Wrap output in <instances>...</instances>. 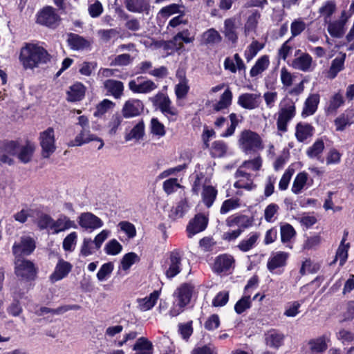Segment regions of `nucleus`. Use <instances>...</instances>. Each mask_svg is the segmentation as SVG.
<instances>
[{"mask_svg": "<svg viewBox=\"0 0 354 354\" xmlns=\"http://www.w3.org/2000/svg\"><path fill=\"white\" fill-rule=\"evenodd\" d=\"M226 225L230 227H238V229H241L242 232L252 224V219L246 215L234 214L229 216L226 221Z\"/></svg>", "mask_w": 354, "mask_h": 354, "instance_id": "obj_23", "label": "nucleus"}, {"mask_svg": "<svg viewBox=\"0 0 354 354\" xmlns=\"http://www.w3.org/2000/svg\"><path fill=\"white\" fill-rule=\"evenodd\" d=\"M259 17L260 14L257 10L253 11L252 14L248 17V19L245 24V32L246 35L249 34L250 32L254 31Z\"/></svg>", "mask_w": 354, "mask_h": 354, "instance_id": "obj_58", "label": "nucleus"}, {"mask_svg": "<svg viewBox=\"0 0 354 354\" xmlns=\"http://www.w3.org/2000/svg\"><path fill=\"white\" fill-rule=\"evenodd\" d=\"M183 254L175 250L169 252L168 258L163 265V270L168 279L177 276L183 269Z\"/></svg>", "mask_w": 354, "mask_h": 354, "instance_id": "obj_5", "label": "nucleus"}, {"mask_svg": "<svg viewBox=\"0 0 354 354\" xmlns=\"http://www.w3.org/2000/svg\"><path fill=\"white\" fill-rule=\"evenodd\" d=\"M224 68L232 73L237 71H241L245 70V65L238 53L234 55L232 58L227 57L224 61Z\"/></svg>", "mask_w": 354, "mask_h": 354, "instance_id": "obj_29", "label": "nucleus"}, {"mask_svg": "<svg viewBox=\"0 0 354 354\" xmlns=\"http://www.w3.org/2000/svg\"><path fill=\"white\" fill-rule=\"evenodd\" d=\"M189 90L188 80L183 78L175 86L176 97L178 99H184L188 93Z\"/></svg>", "mask_w": 354, "mask_h": 354, "instance_id": "obj_61", "label": "nucleus"}, {"mask_svg": "<svg viewBox=\"0 0 354 354\" xmlns=\"http://www.w3.org/2000/svg\"><path fill=\"white\" fill-rule=\"evenodd\" d=\"M194 294V286L191 283H185L178 287L173 294L176 304L170 310L169 315L176 317L181 313L184 308L189 304Z\"/></svg>", "mask_w": 354, "mask_h": 354, "instance_id": "obj_2", "label": "nucleus"}, {"mask_svg": "<svg viewBox=\"0 0 354 354\" xmlns=\"http://www.w3.org/2000/svg\"><path fill=\"white\" fill-rule=\"evenodd\" d=\"M265 340L268 346L279 348L283 343L284 335L283 333L272 329L266 334Z\"/></svg>", "mask_w": 354, "mask_h": 354, "instance_id": "obj_33", "label": "nucleus"}, {"mask_svg": "<svg viewBox=\"0 0 354 354\" xmlns=\"http://www.w3.org/2000/svg\"><path fill=\"white\" fill-rule=\"evenodd\" d=\"M232 100V93L227 88L220 97L219 101L214 104V110L219 111L223 109H227L230 106Z\"/></svg>", "mask_w": 354, "mask_h": 354, "instance_id": "obj_46", "label": "nucleus"}, {"mask_svg": "<svg viewBox=\"0 0 354 354\" xmlns=\"http://www.w3.org/2000/svg\"><path fill=\"white\" fill-rule=\"evenodd\" d=\"M280 230L281 242L286 243V246L291 248L292 247L290 245V242L296 234L294 227L291 225L286 223L281 225Z\"/></svg>", "mask_w": 354, "mask_h": 354, "instance_id": "obj_45", "label": "nucleus"}, {"mask_svg": "<svg viewBox=\"0 0 354 354\" xmlns=\"http://www.w3.org/2000/svg\"><path fill=\"white\" fill-rule=\"evenodd\" d=\"M153 346L151 342H149L145 337L139 338L135 345L133 346V350L138 351V352L149 351L152 352Z\"/></svg>", "mask_w": 354, "mask_h": 354, "instance_id": "obj_64", "label": "nucleus"}, {"mask_svg": "<svg viewBox=\"0 0 354 354\" xmlns=\"http://www.w3.org/2000/svg\"><path fill=\"white\" fill-rule=\"evenodd\" d=\"M324 149V143L323 140H317L307 149L306 154L309 158H316L323 162L324 159L321 158V154L322 153Z\"/></svg>", "mask_w": 354, "mask_h": 354, "instance_id": "obj_40", "label": "nucleus"}, {"mask_svg": "<svg viewBox=\"0 0 354 354\" xmlns=\"http://www.w3.org/2000/svg\"><path fill=\"white\" fill-rule=\"evenodd\" d=\"M39 143L41 147V156L44 158H49L55 151V132L52 127L40 133Z\"/></svg>", "mask_w": 354, "mask_h": 354, "instance_id": "obj_7", "label": "nucleus"}, {"mask_svg": "<svg viewBox=\"0 0 354 354\" xmlns=\"http://www.w3.org/2000/svg\"><path fill=\"white\" fill-rule=\"evenodd\" d=\"M202 39L205 44L214 45L222 40L220 33L214 28H209L203 33Z\"/></svg>", "mask_w": 354, "mask_h": 354, "instance_id": "obj_44", "label": "nucleus"}, {"mask_svg": "<svg viewBox=\"0 0 354 354\" xmlns=\"http://www.w3.org/2000/svg\"><path fill=\"white\" fill-rule=\"evenodd\" d=\"M153 104L158 106L161 112L170 120H175L178 115L177 109L171 105L169 97L162 93H158L153 98Z\"/></svg>", "mask_w": 354, "mask_h": 354, "instance_id": "obj_8", "label": "nucleus"}, {"mask_svg": "<svg viewBox=\"0 0 354 354\" xmlns=\"http://www.w3.org/2000/svg\"><path fill=\"white\" fill-rule=\"evenodd\" d=\"M194 38L191 36L188 30H184L176 34L168 43L169 46L176 51L184 48L183 43L189 44L193 42Z\"/></svg>", "mask_w": 354, "mask_h": 354, "instance_id": "obj_19", "label": "nucleus"}, {"mask_svg": "<svg viewBox=\"0 0 354 354\" xmlns=\"http://www.w3.org/2000/svg\"><path fill=\"white\" fill-rule=\"evenodd\" d=\"M145 135V124L143 120H139L133 129L126 134L125 140L130 141L132 140H139L142 139Z\"/></svg>", "mask_w": 354, "mask_h": 354, "instance_id": "obj_39", "label": "nucleus"}, {"mask_svg": "<svg viewBox=\"0 0 354 354\" xmlns=\"http://www.w3.org/2000/svg\"><path fill=\"white\" fill-rule=\"evenodd\" d=\"M279 210L277 204L270 203L264 210V218L268 223H274L277 219V216Z\"/></svg>", "mask_w": 354, "mask_h": 354, "instance_id": "obj_53", "label": "nucleus"}, {"mask_svg": "<svg viewBox=\"0 0 354 354\" xmlns=\"http://www.w3.org/2000/svg\"><path fill=\"white\" fill-rule=\"evenodd\" d=\"M336 10V4L334 1H327L319 8V12L324 18L326 22L330 20L331 15Z\"/></svg>", "mask_w": 354, "mask_h": 354, "instance_id": "obj_48", "label": "nucleus"}, {"mask_svg": "<svg viewBox=\"0 0 354 354\" xmlns=\"http://www.w3.org/2000/svg\"><path fill=\"white\" fill-rule=\"evenodd\" d=\"M260 94L257 93H243L239 95L237 104L246 109H254L259 106Z\"/></svg>", "mask_w": 354, "mask_h": 354, "instance_id": "obj_21", "label": "nucleus"}, {"mask_svg": "<svg viewBox=\"0 0 354 354\" xmlns=\"http://www.w3.org/2000/svg\"><path fill=\"white\" fill-rule=\"evenodd\" d=\"M160 292L157 290L151 292L149 296L137 299L138 308L141 311H147L151 309L159 298Z\"/></svg>", "mask_w": 354, "mask_h": 354, "instance_id": "obj_32", "label": "nucleus"}, {"mask_svg": "<svg viewBox=\"0 0 354 354\" xmlns=\"http://www.w3.org/2000/svg\"><path fill=\"white\" fill-rule=\"evenodd\" d=\"M113 270V263L108 262L104 263L97 273V278L100 281L106 280Z\"/></svg>", "mask_w": 354, "mask_h": 354, "instance_id": "obj_60", "label": "nucleus"}, {"mask_svg": "<svg viewBox=\"0 0 354 354\" xmlns=\"http://www.w3.org/2000/svg\"><path fill=\"white\" fill-rule=\"evenodd\" d=\"M104 88L115 98L118 99L122 95L124 91L123 83L115 80H108L104 83Z\"/></svg>", "mask_w": 354, "mask_h": 354, "instance_id": "obj_36", "label": "nucleus"}, {"mask_svg": "<svg viewBox=\"0 0 354 354\" xmlns=\"http://www.w3.org/2000/svg\"><path fill=\"white\" fill-rule=\"evenodd\" d=\"M78 223L81 227L91 230L100 228L104 224L99 217L90 212L81 214L78 218Z\"/></svg>", "mask_w": 354, "mask_h": 354, "instance_id": "obj_16", "label": "nucleus"}, {"mask_svg": "<svg viewBox=\"0 0 354 354\" xmlns=\"http://www.w3.org/2000/svg\"><path fill=\"white\" fill-rule=\"evenodd\" d=\"M114 106L115 104L112 101L104 99L97 105L93 115L97 118H101L109 110L112 109Z\"/></svg>", "mask_w": 354, "mask_h": 354, "instance_id": "obj_50", "label": "nucleus"}, {"mask_svg": "<svg viewBox=\"0 0 354 354\" xmlns=\"http://www.w3.org/2000/svg\"><path fill=\"white\" fill-rule=\"evenodd\" d=\"M144 105L141 100L129 99L126 101L122 109V116L131 118L139 115L143 111Z\"/></svg>", "mask_w": 354, "mask_h": 354, "instance_id": "obj_13", "label": "nucleus"}, {"mask_svg": "<svg viewBox=\"0 0 354 354\" xmlns=\"http://www.w3.org/2000/svg\"><path fill=\"white\" fill-rule=\"evenodd\" d=\"M49 60L50 55L47 50L37 44L26 43L21 48L19 62L26 70L38 68Z\"/></svg>", "mask_w": 354, "mask_h": 354, "instance_id": "obj_1", "label": "nucleus"}, {"mask_svg": "<svg viewBox=\"0 0 354 354\" xmlns=\"http://www.w3.org/2000/svg\"><path fill=\"white\" fill-rule=\"evenodd\" d=\"M139 261V257L134 252H129L124 255L121 260V268L127 271L132 265Z\"/></svg>", "mask_w": 354, "mask_h": 354, "instance_id": "obj_56", "label": "nucleus"}, {"mask_svg": "<svg viewBox=\"0 0 354 354\" xmlns=\"http://www.w3.org/2000/svg\"><path fill=\"white\" fill-rule=\"evenodd\" d=\"M252 299L250 295L243 296L239 299L234 306V310L236 313L241 314L247 309L251 307Z\"/></svg>", "mask_w": 354, "mask_h": 354, "instance_id": "obj_63", "label": "nucleus"}, {"mask_svg": "<svg viewBox=\"0 0 354 354\" xmlns=\"http://www.w3.org/2000/svg\"><path fill=\"white\" fill-rule=\"evenodd\" d=\"M344 26V22L342 21L329 22L328 24L327 30L332 37L340 38L345 33Z\"/></svg>", "mask_w": 354, "mask_h": 354, "instance_id": "obj_43", "label": "nucleus"}, {"mask_svg": "<svg viewBox=\"0 0 354 354\" xmlns=\"http://www.w3.org/2000/svg\"><path fill=\"white\" fill-rule=\"evenodd\" d=\"M345 59V55H342L339 57H336L333 60L330 68L328 71V76L330 78H334L337 74L342 70L344 66V62Z\"/></svg>", "mask_w": 354, "mask_h": 354, "instance_id": "obj_55", "label": "nucleus"}, {"mask_svg": "<svg viewBox=\"0 0 354 354\" xmlns=\"http://www.w3.org/2000/svg\"><path fill=\"white\" fill-rule=\"evenodd\" d=\"M348 233H344V237L340 243V245L337 250L335 255V261H339V266H342L344 263L346 261L348 258V250L349 248V244H345V241L346 240Z\"/></svg>", "mask_w": 354, "mask_h": 354, "instance_id": "obj_42", "label": "nucleus"}, {"mask_svg": "<svg viewBox=\"0 0 354 354\" xmlns=\"http://www.w3.org/2000/svg\"><path fill=\"white\" fill-rule=\"evenodd\" d=\"M122 250V245L116 239L110 240L104 247L105 252L109 255H117Z\"/></svg>", "mask_w": 354, "mask_h": 354, "instance_id": "obj_62", "label": "nucleus"}, {"mask_svg": "<svg viewBox=\"0 0 354 354\" xmlns=\"http://www.w3.org/2000/svg\"><path fill=\"white\" fill-rule=\"evenodd\" d=\"M234 263V259L232 256L223 254L217 257L215 259L213 269L218 273L228 271Z\"/></svg>", "mask_w": 354, "mask_h": 354, "instance_id": "obj_28", "label": "nucleus"}, {"mask_svg": "<svg viewBox=\"0 0 354 354\" xmlns=\"http://www.w3.org/2000/svg\"><path fill=\"white\" fill-rule=\"evenodd\" d=\"M236 19L228 18L224 21L223 32L225 37L232 43L235 44L238 40Z\"/></svg>", "mask_w": 354, "mask_h": 354, "instance_id": "obj_26", "label": "nucleus"}, {"mask_svg": "<svg viewBox=\"0 0 354 354\" xmlns=\"http://www.w3.org/2000/svg\"><path fill=\"white\" fill-rule=\"evenodd\" d=\"M37 269L35 264L27 259H18L15 262V274L17 277L26 281L35 279Z\"/></svg>", "mask_w": 354, "mask_h": 354, "instance_id": "obj_6", "label": "nucleus"}, {"mask_svg": "<svg viewBox=\"0 0 354 354\" xmlns=\"http://www.w3.org/2000/svg\"><path fill=\"white\" fill-rule=\"evenodd\" d=\"M260 237L259 232H251L247 238L243 239L238 245V248L242 252H248L252 249Z\"/></svg>", "mask_w": 354, "mask_h": 354, "instance_id": "obj_38", "label": "nucleus"}, {"mask_svg": "<svg viewBox=\"0 0 354 354\" xmlns=\"http://www.w3.org/2000/svg\"><path fill=\"white\" fill-rule=\"evenodd\" d=\"M77 226L73 221H71L65 215H61L57 220L53 221L51 230L53 234H58L70 228H76Z\"/></svg>", "mask_w": 354, "mask_h": 354, "instance_id": "obj_25", "label": "nucleus"}, {"mask_svg": "<svg viewBox=\"0 0 354 354\" xmlns=\"http://www.w3.org/2000/svg\"><path fill=\"white\" fill-rule=\"evenodd\" d=\"M269 57L267 55H263L259 57L255 64L250 70V74L251 77H256L263 72L269 66Z\"/></svg>", "mask_w": 354, "mask_h": 354, "instance_id": "obj_41", "label": "nucleus"}, {"mask_svg": "<svg viewBox=\"0 0 354 354\" xmlns=\"http://www.w3.org/2000/svg\"><path fill=\"white\" fill-rule=\"evenodd\" d=\"M314 128L312 125L305 122H299L295 127V136L297 140L302 142L313 135Z\"/></svg>", "mask_w": 354, "mask_h": 354, "instance_id": "obj_31", "label": "nucleus"}, {"mask_svg": "<svg viewBox=\"0 0 354 354\" xmlns=\"http://www.w3.org/2000/svg\"><path fill=\"white\" fill-rule=\"evenodd\" d=\"M353 123H354V113L352 111H346L334 121L337 131H343Z\"/></svg>", "mask_w": 354, "mask_h": 354, "instance_id": "obj_30", "label": "nucleus"}, {"mask_svg": "<svg viewBox=\"0 0 354 354\" xmlns=\"http://www.w3.org/2000/svg\"><path fill=\"white\" fill-rule=\"evenodd\" d=\"M189 205L187 200H181L171 210V216L174 219L182 218L184 214L188 211Z\"/></svg>", "mask_w": 354, "mask_h": 354, "instance_id": "obj_51", "label": "nucleus"}, {"mask_svg": "<svg viewBox=\"0 0 354 354\" xmlns=\"http://www.w3.org/2000/svg\"><path fill=\"white\" fill-rule=\"evenodd\" d=\"M320 96L317 93L310 94L306 100L301 115L304 118L313 115L317 109L319 103Z\"/></svg>", "mask_w": 354, "mask_h": 354, "instance_id": "obj_24", "label": "nucleus"}, {"mask_svg": "<svg viewBox=\"0 0 354 354\" xmlns=\"http://www.w3.org/2000/svg\"><path fill=\"white\" fill-rule=\"evenodd\" d=\"M288 258V254L285 252L272 253L267 263L268 269L273 272L276 269L285 266Z\"/></svg>", "mask_w": 354, "mask_h": 354, "instance_id": "obj_20", "label": "nucleus"}, {"mask_svg": "<svg viewBox=\"0 0 354 354\" xmlns=\"http://www.w3.org/2000/svg\"><path fill=\"white\" fill-rule=\"evenodd\" d=\"M262 48L263 45L257 41H253L245 51V57L246 60L248 62L252 60Z\"/></svg>", "mask_w": 354, "mask_h": 354, "instance_id": "obj_59", "label": "nucleus"}, {"mask_svg": "<svg viewBox=\"0 0 354 354\" xmlns=\"http://www.w3.org/2000/svg\"><path fill=\"white\" fill-rule=\"evenodd\" d=\"M227 150V146L223 141L217 140L212 143L211 147V153L214 157H222L223 156Z\"/></svg>", "mask_w": 354, "mask_h": 354, "instance_id": "obj_57", "label": "nucleus"}, {"mask_svg": "<svg viewBox=\"0 0 354 354\" xmlns=\"http://www.w3.org/2000/svg\"><path fill=\"white\" fill-rule=\"evenodd\" d=\"M59 16L51 7L44 8L38 15L37 21L48 27H54L57 25Z\"/></svg>", "mask_w": 354, "mask_h": 354, "instance_id": "obj_18", "label": "nucleus"}, {"mask_svg": "<svg viewBox=\"0 0 354 354\" xmlns=\"http://www.w3.org/2000/svg\"><path fill=\"white\" fill-rule=\"evenodd\" d=\"M97 140L100 144L97 147L98 149H100L104 146V142L102 139L96 137L95 135L92 134L90 131V128L88 129H82L80 132L76 136L75 139L71 141L68 143L69 147H76V146H82L86 143H88L91 141Z\"/></svg>", "mask_w": 354, "mask_h": 354, "instance_id": "obj_12", "label": "nucleus"}, {"mask_svg": "<svg viewBox=\"0 0 354 354\" xmlns=\"http://www.w3.org/2000/svg\"><path fill=\"white\" fill-rule=\"evenodd\" d=\"M235 178H236V181L234 183L235 188L251 191L256 187L253 182L254 175L252 173H245L241 169H237Z\"/></svg>", "mask_w": 354, "mask_h": 354, "instance_id": "obj_14", "label": "nucleus"}, {"mask_svg": "<svg viewBox=\"0 0 354 354\" xmlns=\"http://www.w3.org/2000/svg\"><path fill=\"white\" fill-rule=\"evenodd\" d=\"M33 151L34 147L29 144H27L21 148L19 147V151L17 153L18 158L23 163H27L30 160Z\"/></svg>", "mask_w": 354, "mask_h": 354, "instance_id": "obj_52", "label": "nucleus"}, {"mask_svg": "<svg viewBox=\"0 0 354 354\" xmlns=\"http://www.w3.org/2000/svg\"><path fill=\"white\" fill-rule=\"evenodd\" d=\"M77 241V234L75 232H72L68 234L64 239L62 247L66 252H73L75 248Z\"/></svg>", "mask_w": 354, "mask_h": 354, "instance_id": "obj_54", "label": "nucleus"}, {"mask_svg": "<svg viewBox=\"0 0 354 354\" xmlns=\"http://www.w3.org/2000/svg\"><path fill=\"white\" fill-rule=\"evenodd\" d=\"M208 218L202 214H198L191 220L187 227L188 236L192 238L194 235L205 230L207 226Z\"/></svg>", "mask_w": 354, "mask_h": 354, "instance_id": "obj_15", "label": "nucleus"}, {"mask_svg": "<svg viewBox=\"0 0 354 354\" xmlns=\"http://www.w3.org/2000/svg\"><path fill=\"white\" fill-rule=\"evenodd\" d=\"M327 348L324 337H320L310 340L308 344V351L306 354H322Z\"/></svg>", "mask_w": 354, "mask_h": 354, "instance_id": "obj_34", "label": "nucleus"}, {"mask_svg": "<svg viewBox=\"0 0 354 354\" xmlns=\"http://www.w3.org/2000/svg\"><path fill=\"white\" fill-rule=\"evenodd\" d=\"M295 56L296 57L293 59L291 64L295 69L303 72H309L314 69L315 64L309 54L301 53L300 50H297Z\"/></svg>", "mask_w": 354, "mask_h": 354, "instance_id": "obj_10", "label": "nucleus"}, {"mask_svg": "<svg viewBox=\"0 0 354 354\" xmlns=\"http://www.w3.org/2000/svg\"><path fill=\"white\" fill-rule=\"evenodd\" d=\"M239 147L247 154L255 153L263 149L262 140L259 134L250 130L241 132L239 139Z\"/></svg>", "mask_w": 354, "mask_h": 354, "instance_id": "obj_4", "label": "nucleus"}, {"mask_svg": "<svg viewBox=\"0 0 354 354\" xmlns=\"http://www.w3.org/2000/svg\"><path fill=\"white\" fill-rule=\"evenodd\" d=\"M35 248V243L32 238L27 236H22L19 243H15L12 246L13 254L16 257L29 255Z\"/></svg>", "mask_w": 354, "mask_h": 354, "instance_id": "obj_11", "label": "nucleus"}, {"mask_svg": "<svg viewBox=\"0 0 354 354\" xmlns=\"http://www.w3.org/2000/svg\"><path fill=\"white\" fill-rule=\"evenodd\" d=\"M127 9L131 12L149 14L151 6L148 0H125Z\"/></svg>", "mask_w": 354, "mask_h": 354, "instance_id": "obj_22", "label": "nucleus"}, {"mask_svg": "<svg viewBox=\"0 0 354 354\" xmlns=\"http://www.w3.org/2000/svg\"><path fill=\"white\" fill-rule=\"evenodd\" d=\"M129 88L134 93L147 94L156 90L158 86L151 80L139 76L129 82Z\"/></svg>", "mask_w": 354, "mask_h": 354, "instance_id": "obj_9", "label": "nucleus"}, {"mask_svg": "<svg viewBox=\"0 0 354 354\" xmlns=\"http://www.w3.org/2000/svg\"><path fill=\"white\" fill-rule=\"evenodd\" d=\"M72 265L59 258L55 267L53 272L50 276V280L54 283L65 278L72 270Z\"/></svg>", "mask_w": 354, "mask_h": 354, "instance_id": "obj_17", "label": "nucleus"}, {"mask_svg": "<svg viewBox=\"0 0 354 354\" xmlns=\"http://www.w3.org/2000/svg\"><path fill=\"white\" fill-rule=\"evenodd\" d=\"M217 189L212 185H204L201 193L202 201L209 208L216 198Z\"/></svg>", "mask_w": 354, "mask_h": 354, "instance_id": "obj_37", "label": "nucleus"}, {"mask_svg": "<svg viewBox=\"0 0 354 354\" xmlns=\"http://www.w3.org/2000/svg\"><path fill=\"white\" fill-rule=\"evenodd\" d=\"M261 165L262 160L258 156L252 160L243 162L238 169H241L242 171H245V173H251V171H258L261 168Z\"/></svg>", "mask_w": 354, "mask_h": 354, "instance_id": "obj_47", "label": "nucleus"}, {"mask_svg": "<svg viewBox=\"0 0 354 354\" xmlns=\"http://www.w3.org/2000/svg\"><path fill=\"white\" fill-rule=\"evenodd\" d=\"M295 101L288 97L283 98L279 104L277 112V129L283 133L286 132L288 123L295 118Z\"/></svg>", "mask_w": 354, "mask_h": 354, "instance_id": "obj_3", "label": "nucleus"}, {"mask_svg": "<svg viewBox=\"0 0 354 354\" xmlns=\"http://www.w3.org/2000/svg\"><path fill=\"white\" fill-rule=\"evenodd\" d=\"M307 180L308 175L306 173H299L293 181L292 192L296 194H299L306 184Z\"/></svg>", "mask_w": 354, "mask_h": 354, "instance_id": "obj_49", "label": "nucleus"}, {"mask_svg": "<svg viewBox=\"0 0 354 354\" xmlns=\"http://www.w3.org/2000/svg\"><path fill=\"white\" fill-rule=\"evenodd\" d=\"M85 86L82 83L74 84L67 91V100L71 102L80 101L85 95Z\"/></svg>", "mask_w": 354, "mask_h": 354, "instance_id": "obj_35", "label": "nucleus"}, {"mask_svg": "<svg viewBox=\"0 0 354 354\" xmlns=\"http://www.w3.org/2000/svg\"><path fill=\"white\" fill-rule=\"evenodd\" d=\"M67 41L70 48L74 50H84L88 48L91 46L89 41L74 33L68 35Z\"/></svg>", "mask_w": 354, "mask_h": 354, "instance_id": "obj_27", "label": "nucleus"}]
</instances>
